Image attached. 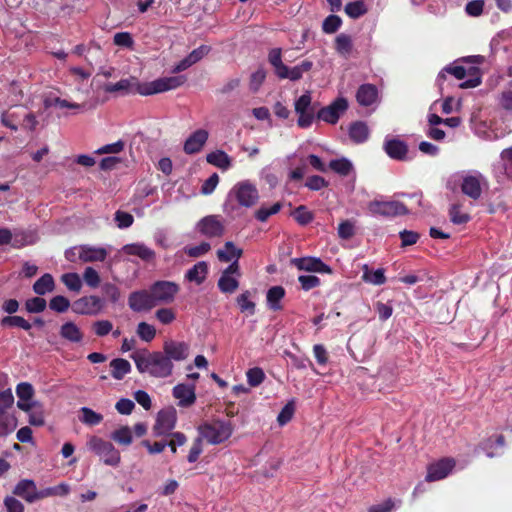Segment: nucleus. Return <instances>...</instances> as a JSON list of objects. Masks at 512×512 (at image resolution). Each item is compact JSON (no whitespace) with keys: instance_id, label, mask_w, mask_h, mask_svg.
I'll return each instance as SVG.
<instances>
[{"instance_id":"f257e3e1","label":"nucleus","mask_w":512,"mask_h":512,"mask_svg":"<svg viewBox=\"0 0 512 512\" xmlns=\"http://www.w3.org/2000/svg\"><path fill=\"white\" fill-rule=\"evenodd\" d=\"M130 358L133 359L141 374H148L154 378H167L173 373L174 364L160 351L137 350L130 355Z\"/></svg>"},{"instance_id":"f03ea898","label":"nucleus","mask_w":512,"mask_h":512,"mask_svg":"<svg viewBox=\"0 0 512 512\" xmlns=\"http://www.w3.org/2000/svg\"><path fill=\"white\" fill-rule=\"evenodd\" d=\"M232 200H236L240 206L250 208L259 200L258 189L249 180L240 181L229 191L225 209H227L229 202Z\"/></svg>"},{"instance_id":"7ed1b4c3","label":"nucleus","mask_w":512,"mask_h":512,"mask_svg":"<svg viewBox=\"0 0 512 512\" xmlns=\"http://www.w3.org/2000/svg\"><path fill=\"white\" fill-rule=\"evenodd\" d=\"M86 446L88 450L97 455L105 465L117 467L120 464V453L111 442L97 436H91Z\"/></svg>"},{"instance_id":"20e7f679","label":"nucleus","mask_w":512,"mask_h":512,"mask_svg":"<svg viewBox=\"0 0 512 512\" xmlns=\"http://www.w3.org/2000/svg\"><path fill=\"white\" fill-rule=\"evenodd\" d=\"M233 432V426L228 421L216 420L199 427L200 437L209 444L216 445L226 441Z\"/></svg>"},{"instance_id":"39448f33","label":"nucleus","mask_w":512,"mask_h":512,"mask_svg":"<svg viewBox=\"0 0 512 512\" xmlns=\"http://www.w3.org/2000/svg\"><path fill=\"white\" fill-rule=\"evenodd\" d=\"M14 397L10 391L0 392V437L11 434L17 427L16 418L8 412Z\"/></svg>"},{"instance_id":"423d86ee","label":"nucleus","mask_w":512,"mask_h":512,"mask_svg":"<svg viewBox=\"0 0 512 512\" xmlns=\"http://www.w3.org/2000/svg\"><path fill=\"white\" fill-rule=\"evenodd\" d=\"M103 89L107 93L119 95H129L137 93L143 96H147V94L143 93V90H147L146 83H140L136 77L121 79L117 83L105 84Z\"/></svg>"},{"instance_id":"0eeeda50","label":"nucleus","mask_w":512,"mask_h":512,"mask_svg":"<svg viewBox=\"0 0 512 512\" xmlns=\"http://www.w3.org/2000/svg\"><path fill=\"white\" fill-rule=\"evenodd\" d=\"M368 210L373 215L383 217H395L408 214L406 206L399 201H371L368 204Z\"/></svg>"},{"instance_id":"6e6552de","label":"nucleus","mask_w":512,"mask_h":512,"mask_svg":"<svg viewBox=\"0 0 512 512\" xmlns=\"http://www.w3.org/2000/svg\"><path fill=\"white\" fill-rule=\"evenodd\" d=\"M104 306L105 302L102 298L96 295H90L81 297L74 301L72 310L79 315L95 316L102 312Z\"/></svg>"},{"instance_id":"1a4fd4ad","label":"nucleus","mask_w":512,"mask_h":512,"mask_svg":"<svg viewBox=\"0 0 512 512\" xmlns=\"http://www.w3.org/2000/svg\"><path fill=\"white\" fill-rule=\"evenodd\" d=\"M177 421V412L174 407H168L158 412L156 422L153 427L155 436L169 435L175 428Z\"/></svg>"},{"instance_id":"9d476101","label":"nucleus","mask_w":512,"mask_h":512,"mask_svg":"<svg viewBox=\"0 0 512 512\" xmlns=\"http://www.w3.org/2000/svg\"><path fill=\"white\" fill-rule=\"evenodd\" d=\"M150 290L156 305L171 303L179 291V286L171 281H157Z\"/></svg>"},{"instance_id":"9b49d317","label":"nucleus","mask_w":512,"mask_h":512,"mask_svg":"<svg viewBox=\"0 0 512 512\" xmlns=\"http://www.w3.org/2000/svg\"><path fill=\"white\" fill-rule=\"evenodd\" d=\"M186 82V77L183 75L170 76L156 79L152 82L146 83L147 90H143L144 94L153 95L157 93L166 92L182 86Z\"/></svg>"},{"instance_id":"f8f14e48","label":"nucleus","mask_w":512,"mask_h":512,"mask_svg":"<svg viewBox=\"0 0 512 512\" xmlns=\"http://www.w3.org/2000/svg\"><path fill=\"white\" fill-rule=\"evenodd\" d=\"M128 306L134 312H146L156 307L151 290H138L128 297Z\"/></svg>"},{"instance_id":"ddd939ff","label":"nucleus","mask_w":512,"mask_h":512,"mask_svg":"<svg viewBox=\"0 0 512 512\" xmlns=\"http://www.w3.org/2000/svg\"><path fill=\"white\" fill-rule=\"evenodd\" d=\"M162 353L171 363L185 361L190 354V345L184 341L169 339L164 342Z\"/></svg>"},{"instance_id":"4468645a","label":"nucleus","mask_w":512,"mask_h":512,"mask_svg":"<svg viewBox=\"0 0 512 512\" xmlns=\"http://www.w3.org/2000/svg\"><path fill=\"white\" fill-rule=\"evenodd\" d=\"M484 184H486L484 176L481 173L475 172L463 177L461 190L466 196L477 200L481 197Z\"/></svg>"},{"instance_id":"2eb2a0df","label":"nucleus","mask_w":512,"mask_h":512,"mask_svg":"<svg viewBox=\"0 0 512 512\" xmlns=\"http://www.w3.org/2000/svg\"><path fill=\"white\" fill-rule=\"evenodd\" d=\"M348 108V102L345 98H337L330 105L320 109L317 113V118L327 123L335 124L340 115L343 114Z\"/></svg>"},{"instance_id":"dca6fc26","label":"nucleus","mask_w":512,"mask_h":512,"mask_svg":"<svg viewBox=\"0 0 512 512\" xmlns=\"http://www.w3.org/2000/svg\"><path fill=\"white\" fill-rule=\"evenodd\" d=\"M197 228L199 232L209 238L220 237L224 233V225L216 215H209L202 218Z\"/></svg>"},{"instance_id":"f3484780","label":"nucleus","mask_w":512,"mask_h":512,"mask_svg":"<svg viewBox=\"0 0 512 512\" xmlns=\"http://www.w3.org/2000/svg\"><path fill=\"white\" fill-rule=\"evenodd\" d=\"M455 461L452 458H444L428 466L426 481L433 482L444 479L452 471Z\"/></svg>"},{"instance_id":"a211bd4d","label":"nucleus","mask_w":512,"mask_h":512,"mask_svg":"<svg viewBox=\"0 0 512 512\" xmlns=\"http://www.w3.org/2000/svg\"><path fill=\"white\" fill-rule=\"evenodd\" d=\"M195 389L196 387L194 384L180 383L174 386L172 390V395L175 399L178 400V406H192L196 401Z\"/></svg>"},{"instance_id":"6ab92c4d","label":"nucleus","mask_w":512,"mask_h":512,"mask_svg":"<svg viewBox=\"0 0 512 512\" xmlns=\"http://www.w3.org/2000/svg\"><path fill=\"white\" fill-rule=\"evenodd\" d=\"M28 238V234L23 231L13 233L8 228H0V245L11 244L12 247L19 249L32 244V241Z\"/></svg>"},{"instance_id":"aec40b11","label":"nucleus","mask_w":512,"mask_h":512,"mask_svg":"<svg viewBox=\"0 0 512 512\" xmlns=\"http://www.w3.org/2000/svg\"><path fill=\"white\" fill-rule=\"evenodd\" d=\"M291 263L299 270L308 272L331 273V268L319 258L303 257L293 258Z\"/></svg>"},{"instance_id":"412c9836","label":"nucleus","mask_w":512,"mask_h":512,"mask_svg":"<svg viewBox=\"0 0 512 512\" xmlns=\"http://www.w3.org/2000/svg\"><path fill=\"white\" fill-rule=\"evenodd\" d=\"M78 258L82 262H103L108 251L103 247H94L90 245L77 246Z\"/></svg>"},{"instance_id":"4be33fe9","label":"nucleus","mask_w":512,"mask_h":512,"mask_svg":"<svg viewBox=\"0 0 512 512\" xmlns=\"http://www.w3.org/2000/svg\"><path fill=\"white\" fill-rule=\"evenodd\" d=\"M16 394L19 398L17 402V406L19 409L23 411H28L30 410L31 407H33V405H38L37 401H31L32 396L34 394V389L30 383L22 382L18 384L16 388Z\"/></svg>"},{"instance_id":"5701e85b","label":"nucleus","mask_w":512,"mask_h":512,"mask_svg":"<svg viewBox=\"0 0 512 512\" xmlns=\"http://www.w3.org/2000/svg\"><path fill=\"white\" fill-rule=\"evenodd\" d=\"M208 131L198 129L193 132L184 143V151L187 154H195L201 151L208 139Z\"/></svg>"},{"instance_id":"b1692460","label":"nucleus","mask_w":512,"mask_h":512,"mask_svg":"<svg viewBox=\"0 0 512 512\" xmlns=\"http://www.w3.org/2000/svg\"><path fill=\"white\" fill-rule=\"evenodd\" d=\"M384 150L392 159L399 161L407 159L408 146L404 141L399 139H386L384 142Z\"/></svg>"},{"instance_id":"393cba45","label":"nucleus","mask_w":512,"mask_h":512,"mask_svg":"<svg viewBox=\"0 0 512 512\" xmlns=\"http://www.w3.org/2000/svg\"><path fill=\"white\" fill-rule=\"evenodd\" d=\"M13 493L29 503L36 501L37 488L33 480L24 479L18 482Z\"/></svg>"},{"instance_id":"a878e982","label":"nucleus","mask_w":512,"mask_h":512,"mask_svg":"<svg viewBox=\"0 0 512 512\" xmlns=\"http://www.w3.org/2000/svg\"><path fill=\"white\" fill-rule=\"evenodd\" d=\"M378 96V90L376 86L372 84L361 85L356 93L357 102L361 106H370L376 102Z\"/></svg>"},{"instance_id":"bb28decb","label":"nucleus","mask_w":512,"mask_h":512,"mask_svg":"<svg viewBox=\"0 0 512 512\" xmlns=\"http://www.w3.org/2000/svg\"><path fill=\"white\" fill-rule=\"evenodd\" d=\"M122 251L128 255L138 256L144 261H151L155 258V252L142 243L127 244L122 247Z\"/></svg>"},{"instance_id":"cd10ccee","label":"nucleus","mask_w":512,"mask_h":512,"mask_svg":"<svg viewBox=\"0 0 512 512\" xmlns=\"http://www.w3.org/2000/svg\"><path fill=\"white\" fill-rule=\"evenodd\" d=\"M312 66V62L308 60H305L301 62L299 65H296L292 68L285 66V70H283L278 77L280 79H289L291 81H297L301 79L303 73L308 72L312 68Z\"/></svg>"},{"instance_id":"c85d7f7f","label":"nucleus","mask_w":512,"mask_h":512,"mask_svg":"<svg viewBox=\"0 0 512 512\" xmlns=\"http://www.w3.org/2000/svg\"><path fill=\"white\" fill-rule=\"evenodd\" d=\"M60 336L71 342L80 343L83 339V333L80 328L73 322H66L60 327Z\"/></svg>"},{"instance_id":"c756f323","label":"nucleus","mask_w":512,"mask_h":512,"mask_svg":"<svg viewBox=\"0 0 512 512\" xmlns=\"http://www.w3.org/2000/svg\"><path fill=\"white\" fill-rule=\"evenodd\" d=\"M207 273L208 264L205 261H200L186 272L185 278L199 285L204 282Z\"/></svg>"},{"instance_id":"7c9ffc66","label":"nucleus","mask_w":512,"mask_h":512,"mask_svg":"<svg viewBox=\"0 0 512 512\" xmlns=\"http://www.w3.org/2000/svg\"><path fill=\"white\" fill-rule=\"evenodd\" d=\"M206 160L209 164L216 166L222 170H227L232 165V160L230 156L222 150H216L214 152L207 154Z\"/></svg>"},{"instance_id":"2f4dec72","label":"nucleus","mask_w":512,"mask_h":512,"mask_svg":"<svg viewBox=\"0 0 512 512\" xmlns=\"http://www.w3.org/2000/svg\"><path fill=\"white\" fill-rule=\"evenodd\" d=\"M111 375L116 380H121L131 372V364L123 358H116L110 362Z\"/></svg>"},{"instance_id":"473e14b6","label":"nucleus","mask_w":512,"mask_h":512,"mask_svg":"<svg viewBox=\"0 0 512 512\" xmlns=\"http://www.w3.org/2000/svg\"><path fill=\"white\" fill-rule=\"evenodd\" d=\"M362 269H363L362 279L366 283H370L373 285H382L386 282L384 269L379 268L375 271H372L369 269V266L367 264H364Z\"/></svg>"},{"instance_id":"72a5a7b5","label":"nucleus","mask_w":512,"mask_h":512,"mask_svg":"<svg viewBox=\"0 0 512 512\" xmlns=\"http://www.w3.org/2000/svg\"><path fill=\"white\" fill-rule=\"evenodd\" d=\"M349 135L354 142L362 143L369 137V128L364 122H355L350 126Z\"/></svg>"},{"instance_id":"f704fd0d","label":"nucleus","mask_w":512,"mask_h":512,"mask_svg":"<svg viewBox=\"0 0 512 512\" xmlns=\"http://www.w3.org/2000/svg\"><path fill=\"white\" fill-rule=\"evenodd\" d=\"M285 296V290L282 286H273L267 291V304L270 309L277 311L282 307L280 305L281 299Z\"/></svg>"},{"instance_id":"c9c22d12","label":"nucleus","mask_w":512,"mask_h":512,"mask_svg":"<svg viewBox=\"0 0 512 512\" xmlns=\"http://www.w3.org/2000/svg\"><path fill=\"white\" fill-rule=\"evenodd\" d=\"M242 255V250L237 248L233 242H226L224 249L217 251V256L220 261L229 262L232 259L238 260Z\"/></svg>"},{"instance_id":"e433bc0d","label":"nucleus","mask_w":512,"mask_h":512,"mask_svg":"<svg viewBox=\"0 0 512 512\" xmlns=\"http://www.w3.org/2000/svg\"><path fill=\"white\" fill-rule=\"evenodd\" d=\"M55 286L54 279L51 274L46 273L41 276L33 285V290L38 295H45L53 291Z\"/></svg>"},{"instance_id":"4c0bfd02","label":"nucleus","mask_w":512,"mask_h":512,"mask_svg":"<svg viewBox=\"0 0 512 512\" xmlns=\"http://www.w3.org/2000/svg\"><path fill=\"white\" fill-rule=\"evenodd\" d=\"M217 285L222 293L232 294L238 289L239 281L234 276L221 274Z\"/></svg>"},{"instance_id":"58836bf2","label":"nucleus","mask_w":512,"mask_h":512,"mask_svg":"<svg viewBox=\"0 0 512 512\" xmlns=\"http://www.w3.org/2000/svg\"><path fill=\"white\" fill-rule=\"evenodd\" d=\"M45 108L51 107H59V108H69V109H79L81 105L73 102H69L66 99H61L59 97L49 95L44 99Z\"/></svg>"},{"instance_id":"ea45409f","label":"nucleus","mask_w":512,"mask_h":512,"mask_svg":"<svg viewBox=\"0 0 512 512\" xmlns=\"http://www.w3.org/2000/svg\"><path fill=\"white\" fill-rule=\"evenodd\" d=\"M329 168L341 176H347L353 169L352 163L346 158L331 160Z\"/></svg>"},{"instance_id":"a19ab883","label":"nucleus","mask_w":512,"mask_h":512,"mask_svg":"<svg viewBox=\"0 0 512 512\" xmlns=\"http://www.w3.org/2000/svg\"><path fill=\"white\" fill-rule=\"evenodd\" d=\"M80 411L82 414L80 421L86 425L95 426L103 420V416L100 413H97L88 407H82Z\"/></svg>"},{"instance_id":"79ce46f5","label":"nucleus","mask_w":512,"mask_h":512,"mask_svg":"<svg viewBox=\"0 0 512 512\" xmlns=\"http://www.w3.org/2000/svg\"><path fill=\"white\" fill-rule=\"evenodd\" d=\"M335 48L343 56L350 54L352 50V40L349 35L339 34L335 39Z\"/></svg>"},{"instance_id":"37998d69","label":"nucleus","mask_w":512,"mask_h":512,"mask_svg":"<svg viewBox=\"0 0 512 512\" xmlns=\"http://www.w3.org/2000/svg\"><path fill=\"white\" fill-rule=\"evenodd\" d=\"M281 208L282 204L280 202H276L270 207L263 205L255 212V217L260 222H265L270 216L277 214Z\"/></svg>"},{"instance_id":"c03bdc74","label":"nucleus","mask_w":512,"mask_h":512,"mask_svg":"<svg viewBox=\"0 0 512 512\" xmlns=\"http://www.w3.org/2000/svg\"><path fill=\"white\" fill-rule=\"evenodd\" d=\"M61 281L71 291L79 292L81 290L82 282L77 273H65L61 276Z\"/></svg>"},{"instance_id":"a18cd8bd","label":"nucleus","mask_w":512,"mask_h":512,"mask_svg":"<svg viewBox=\"0 0 512 512\" xmlns=\"http://www.w3.org/2000/svg\"><path fill=\"white\" fill-rule=\"evenodd\" d=\"M111 438L121 445H130L132 443V431L128 426L121 427L115 430Z\"/></svg>"},{"instance_id":"49530a36","label":"nucleus","mask_w":512,"mask_h":512,"mask_svg":"<svg viewBox=\"0 0 512 512\" xmlns=\"http://www.w3.org/2000/svg\"><path fill=\"white\" fill-rule=\"evenodd\" d=\"M268 61L273 66L275 70V74L279 76V74L285 70V64L282 62V55L280 48H273L270 50L268 55Z\"/></svg>"},{"instance_id":"de8ad7c7","label":"nucleus","mask_w":512,"mask_h":512,"mask_svg":"<svg viewBox=\"0 0 512 512\" xmlns=\"http://www.w3.org/2000/svg\"><path fill=\"white\" fill-rule=\"evenodd\" d=\"M3 327H19L26 331L31 329V324L21 316H6L1 320Z\"/></svg>"},{"instance_id":"09e8293b","label":"nucleus","mask_w":512,"mask_h":512,"mask_svg":"<svg viewBox=\"0 0 512 512\" xmlns=\"http://www.w3.org/2000/svg\"><path fill=\"white\" fill-rule=\"evenodd\" d=\"M250 298V291H244L237 297L236 301L242 312H248L250 315H253L255 313V303Z\"/></svg>"},{"instance_id":"8fccbe9b","label":"nucleus","mask_w":512,"mask_h":512,"mask_svg":"<svg viewBox=\"0 0 512 512\" xmlns=\"http://www.w3.org/2000/svg\"><path fill=\"white\" fill-rule=\"evenodd\" d=\"M29 413V423L34 426H42L44 425V410L42 405L38 402V405L31 407L30 410L27 411Z\"/></svg>"},{"instance_id":"3c124183","label":"nucleus","mask_w":512,"mask_h":512,"mask_svg":"<svg viewBox=\"0 0 512 512\" xmlns=\"http://www.w3.org/2000/svg\"><path fill=\"white\" fill-rule=\"evenodd\" d=\"M137 335L145 342H151L156 335V329L151 324L140 322L137 326Z\"/></svg>"},{"instance_id":"603ef678","label":"nucleus","mask_w":512,"mask_h":512,"mask_svg":"<svg viewBox=\"0 0 512 512\" xmlns=\"http://www.w3.org/2000/svg\"><path fill=\"white\" fill-rule=\"evenodd\" d=\"M345 12L349 17L357 19L364 15L367 12V9L362 1H354L346 5Z\"/></svg>"},{"instance_id":"864d4df0","label":"nucleus","mask_w":512,"mask_h":512,"mask_svg":"<svg viewBox=\"0 0 512 512\" xmlns=\"http://www.w3.org/2000/svg\"><path fill=\"white\" fill-rule=\"evenodd\" d=\"M449 216L452 223L460 225L469 221L470 216L467 213L461 212L459 204H453L449 210Z\"/></svg>"},{"instance_id":"5fc2aeb1","label":"nucleus","mask_w":512,"mask_h":512,"mask_svg":"<svg viewBox=\"0 0 512 512\" xmlns=\"http://www.w3.org/2000/svg\"><path fill=\"white\" fill-rule=\"evenodd\" d=\"M83 280L90 288H97L101 282L99 273L91 266L85 268Z\"/></svg>"},{"instance_id":"6e6d98bb","label":"nucleus","mask_w":512,"mask_h":512,"mask_svg":"<svg viewBox=\"0 0 512 512\" xmlns=\"http://www.w3.org/2000/svg\"><path fill=\"white\" fill-rule=\"evenodd\" d=\"M292 216L300 225H306L313 220V214L303 205L297 207Z\"/></svg>"},{"instance_id":"4d7b16f0","label":"nucleus","mask_w":512,"mask_h":512,"mask_svg":"<svg viewBox=\"0 0 512 512\" xmlns=\"http://www.w3.org/2000/svg\"><path fill=\"white\" fill-rule=\"evenodd\" d=\"M102 293L105 295V297L110 300L112 303H116L119 301L121 297V292L119 288L110 283L106 282L101 286Z\"/></svg>"},{"instance_id":"13d9d810","label":"nucleus","mask_w":512,"mask_h":512,"mask_svg":"<svg viewBox=\"0 0 512 512\" xmlns=\"http://www.w3.org/2000/svg\"><path fill=\"white\" fill-rule=\"evenodd\" d=\"M311 95L309 92L301 95L295 102V112L302 114V112H308L314 110L311 106Z\"/></svg>"},{"instance_id":"bf43d9fd","label":"nucleus","mask_w":512,"mask_h":512,"mask_svg":"<svg viewBox=\"0 0 512 512\" xmlns=\"http://www.w3.org/2000/svg\"><path fill=\"white\" fill-rule=\"evenodd\" d=\"M342 20L337 15L328 16L322 24V29L325 33L332 34L335 33L341 26Z\"/></svg>"},{"instance_id":"052dcab7","label":"nucleus","mask_w":512,"mask_h":512,"mask_svg":"<svg viewBox=\"0 0 512 512\" xmlns=\"http://www.w3.org/2000/svg\"><path fill=\"white\" fill-rule=\"evenodd\" d=\"M50 309L59 313H63L70 307V301L61 295H57L50 300Z\"/></svg>"},{"instance_id":"680f3d73","label":"nucleus","mask_w":512,"mask_h":512,"mask_svg":"<svg viewBox=\"0 0 512 512\" xmlns=\"http://www.w3.org/2000/svg\"><path fill=\"white\" fill-rule=\"evenodd\" d=\"M247 381L250 386L256 387L260 385L265 378V374L261 368L255 367L251 368L246 373Z\"/></svg>"},{"instance_id":"e2e57ef3","label":"nucleus","mask_w":512,"mask_h":512,"mask_svg":"<svg viewBox=\"0 0 512 512\" xmlns=\"http://www.w3.org/2000/svg\"><path fill=\"white\" fill-rule=\"evenodd\" d=\"M26 310L30 313H40L46 308V301L41 297L28 299L25 303Z\"/></svg>"},{"instance_id":"0e129e2a","label":"nucleus","mask_w":512,"mask_h":512,"mask_svg":"<svg viewBox=\"0 0 512 512\" xmlns=\"http://www.w3.org/2000/svg\"><path fill=\"white\" fill-rule=\"evenodd\" d=\"M114 44L120 47L131 49L134 45V40L128 32H118L113 38Z\"/></svg>"},{"instance_id":"69168bd1","label":"nucleus","mask_w":512,"mask_h":512,"mask_svg":"<svg viewBox=\"0 0 512 512\" xmlns=\"http://www.w3.org/2000/svg\"><path fill=\"white\" fill-rule=\"evenodd\" d=\"M115 222L120 229H125L133 224L134 218L130 213L118 210L115 213Z\"/></svg>"},{"instance_id":"338daca9","label":"nucleus","mask_w":512,"mask_h":512,"mask_svg":"<svg viewBox=\"0 0 512 512\" xmlns=\"http://www.w3.org/2000/svg\"><path fill=\"white\" fill-rule=\"evenodd\" d=\"M294 411H295V407H294V404L293 402H289L287 403L283 408L282 410L280 411L278 417H277V421L278 423L283 426L285 424H287L293 417V414H294Z\"/></svg>"},{"instance_id":"774afa93","label":"nucleus","mask_w":512,"mask_h":512,"mask_svg":"<svg viewBox=\"0 0 512 512\" xmlns=\"http://www.w3.org/2000/svg\"><path fill=\"white\" fill-rule=\"evenodd\" d=\"M266 78V72L263 68L257 69L250 78V89L257 92Z\"/></svg>"}]
</instances>
